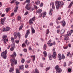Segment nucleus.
<instances>
[{
	"mask_svg": "<svg viewBox=\"0 0 73 73\" xmlns=\"http://www.w3.org/2000/svg\"><path fill=\"white\" fill-rule=\"evenodd\" d=\"M57 4H58L57 5ZM55 5L56 6H56V9H58L59 7L61 8L62 7V6L64 5V2L56 1H55Z\"/></svg>",
	"mask_w": 73,
	"mask_h": 73,
	"instance_id": "obj_1",
	"label": "nucleus"
},
{
	"mask_svg": "<svg viewBox=\"0 0 73 73\" xmlns=\"http://www.w3.org/2000/svg\"><path fill=\"white\" fill-rule=\"evenodd\" d=\"M7 50H6L4 52H3L1 54V57L3 58L4 59H6L7 58Z\"/></svg>",
	"mask_w": 73,
	"mask_h": 73,
	"instance_id": "obj_2",
	"label": "nucleus"
},
{
	"mask_svg": "<svg viewBox=\"0 0 73 73\" xmlns=\"http://www.w3.org/2000/svg\"><path fill=\"white\" fill-rule=\"evenodd\" d=\"M17 36L18 37H21V34H20V33L19 32H18L17 33L16 32L14 33V36L15 38H17Z\"/></svg>",
	"mask_w": 73,
	"mask_h": 73,
	"instance_id": "obj_3",
	"label": "nucleus"
},
{
	"mask_svg": "<svg viewBox=\"0 0 73 73\" xmlns=\"http://www.w3.org/2000/svg\"><path fill=\"white\" fill-rule=\"evenodd\" d=\"M67 35V34L66 35V36H65L64 38V40H66V43H68L69 42V39L68 36H68Z\"/></svg>",
	"mask_w": 73,
	"mask_h": 73,
	"instance_id": "obj_4",
	"label": "nucleus"
},
{
	"mask_svg": "<svg viewBox=\"0 0 73 73\" xmlns=\"http://www.w3.org/2000/svg\"><path fill=\"white\" fill-rule=\"evenodd\" d=\"M29 4H27L26 5V6L25 7V8L27 9L28 11H29L31 9V7H29Z\"/></svg>",
	"mask_w": 73,
	"mask_h": 73,
	"instance_id": "obj_5",
	"label": "nucleus"
},
{
	"mask_svg": "<svg viewBox=\"0 0 73 73\" xmlns=\"http://www.w3.org/2000/svg\"><path fill=\"white\" fill-rule=\"evenodd\" d=\"M30 30V29H29L28 30H27L26 33L25 35V38H27V37L28 36V35H29V34L30 33V31H29Z\"/></svg>",
	"mask_w": 73,
	"mask_h": 73,
	"instance_id": "obj_6",
	"label": "nucleus"
},
{
	"mask_svg": "<svg viewBox=\"0 0 73 73\" xmlns=\"http://www.w3.org/2000/svg\"><path fill=\"white\" fill-rule=\"evenodd\" d=\"M9 27H7L6 28H3V32H4V31H6V32H7L9 31Z\"/></svg>",
	"mask_w": 73,
	"mask_h": 73,
	"instance_id": "obj_7",
	"label": "nucleus"
},
{
	"mask_svg": "<svg viewBox=\"0 0 73 73\" xmlns=\"http://www.w3.org/2000/svg\"><path fill=\"white\" fill-rule=\"evenodd\" d=\"M73 32V30H71L70 32V31H68L67 33V35L68 36H70L71 34Z\"/></svg>",
	"mask_w": 73,
	"mask_h": 73,
	"instance_id": "obj_8",
	"label": "nucleus"
},
{
	"mask_svg": "<svg viewBox=\"0 0 73 73\" xmlns=\"http://www.w3.org/2000/svg\"><path fill=\"white\" fill-rule=\"evenodd\" d=\"M12 47L11 48L10 50L11 51H13V50H14V48L15 47V43H14L13 44V45H12Z\"/></svg>",
	"mask_w": 73,
	"mask_h": 73,
	"instance_id": "obj_9",
	"label": "nucleus"
},
{
	"mask_svg": "<svg viewBox=\"0 0 73 73\" xmlns=\"http://www.w3.org/2000/svg\"><path fill=\"white\" fill-rule=\"evenodd\" d=\"M17 56V54H16V53L15 52H13V54L11 55V57L13 58H15V57H16Z\"/></svg>",
	"mask_w": 73,
	"mask_h": 73,
	"instance_id": "obj_10",
	"label": "nucleus"
},
{
	"mask_svg": "<svg viewBox=\"0 0 73 73\" xmlns=\"http://www.w3.org/2000/svg\"><path fill=\"white\" fill-rule=\"evenodd\" d=\"M7 35H3L2 36V41H5V40H6L7 38Z\"/></svg>",
	"mask_w": 73,
	"mask_h": 73,
	"instance_id": "obj_11",
	"label": "nucleus"
},
{
	"mask_svg": "<svg viewBox=\"0 0 73 73\" xmlns=\"http://www.w3.org/2000/svg\"><path fill=\"white\" fill-rule=\"evenodd\" d=\"M56 52H54L53 53L52 57L53 58H56Z\"/></svg>",
	"mask_w": 73,
	"mask_h": 73,
	"instance_id": "obj_12",
	"label": "nucleus"
},
{
	"mask_svg": "<svg viewBox=\"0 0 73 73\" xmlns=\"http://www.w3.org/2000/svg\"><path fill=\"white\" fill-rule=\"evenodd\" d=\"M62 72V70L60 68L59 69L56 70V72H58V73H60Z\"/></svg>",
	"mask_w": 73,
	"mask_h": 73,
	"instance_id": "obj_13",
	"label": "nucleus"
},
{
	"mask_svg": "<svg viewBox=\"0 0 73 73\" xmlns=\"http://www.w3.org/2000/svg\"><path fill=\"white\" fill-rule=\"evenodd\" d=\"M19 69L20 70H24V65H22L21 66H19Z\"/></svg>",
	"mask_w": 73,
	"mask_h": 73,
	"instance_id": "obj_14",
	"label": "nucleus"
},
{
	"mask_svg": "<svg viewBox=\"0 0 73 73\" xmlns=\"http://www.w3.org/2000/svg\"><path fill=\"white\" fill-rule=\"evenodd\" d=\"M13 60H11V66H13V65H14V61H15V58H13Z\"/></svg>",
	"mask_w": 73,
	"mask_h": 73,
	"instance_id": "obj_15",
	"label": "nucleus"
},
{
	"mask_svg": "<svg viewBox=\"0 0 73 73\" xmlns=\"http://www.w3.org/2000/svg\"><path fill=\"white\" fill-rule=\"evenodd\" d=\"M66 25V22L63 21H62V27H64Z\"/></svg>",
	"mask_w": 73,
	"mask_h": 73,
	"instance_id": "obj_16",
	"label": "nucleus"
},
{
	"mask_svg": "<svg viewBox=\"0 0 73 73\" xmlns=\"http://www.w3.org/2000/svg\"><path fill=\"white\" fill-rule=\"evenodd\" d=\"M61 55L60 54H59L58 55V57L59 58L58 60H61V59H62V58H61Z\"/></svg>",
	"mask_w": 73,
	"mask_h": 73,
	"instance_id": "obj_17",
	"label": "nucleus"
},
{
	"mask_svg": "<svg viewBox=\"0 0 73 73\" xmlns=\"http://www.w3.org/2000/svg\"><path fill=\"white\" fill-rule=\"evenodd\" d=\"M31 32L32 33H33V34L35 33V30L34 29H33V28L32 27H31Z\"/></svg>",
	"mask_w": 73,
	"mask_h": 73,
	"instance_id": "obj_18",
	"label": "nucleus"
},
{
	"mask_svg": "<svg viewBox=\"0 0 73 73\" xmlns=\"http://www.w3.org/2000/svg\"><path fill=\"white\" fill-rule=\"evenodd\" d=\"M4 20H3V19H1V24L2 25H4Z\"/></svg>",
	"mask_w": 73,
	"mask_h": 73,
	"instance_id": "obj_19",
	"label": "nucleus"
},
{
	"mask_svg": "<svg viewBox=\"0 0 73 73\" xmlns=\"http://www.w3.org/2000/svg\"><path fill=\"white\" fill-rule=\"evenodd\" d=\"M43 53L44 57H46V56H47V53H46V51H44L43 52Z\"/></svg>",
	"mask_w": 73,
	"mask_h": 73,
	"instance_id": "obj_20",
	"label": "nucleus"
},
{
	"mask_svg": "<svg viewBox=\"0 0 73 73\" xmlns=\"http://www.w3.org/2000/svg\"><path fill=\"white\" fill-rule=\"evenodd\" d=\"M24 25L23 24H22L21 26L19 27V30H22V29H23V26Z\"/></svg>",
	"mask_w": 73,
	"mask_h": 73,
	"instance_id": "obj_21",
	"label": "nucleus"
},
{
	"mask_svg": "<svg viewBox=\"0 0 73 73\" xmlns=\"http://www.w3.org/2000/svg\"><path fill=\"white\" fill-rule=\"evenodd\" d=\"M60 68V67H59V66L58 65L56 66L55 67V69H56V70H57L59 69Z\"/></svg>",
	"mask_w": 73,
	"mask_h": 73,
	"instance_id": "obj_22",
	"label": "nucleus"
},
{
	"mask_svg": "<svg viewBox=\"0 0 73 73\" xmlns=\"http://www.w3.org/2000/svg\"><path fill=\"white\" fill-rule=\"evenodd\" d=\"M14 70V68H11L9 70V72H12Z\"/></svg>",
	"mask_w": 73,
	"mask_h": 73,
	"instance_id": "obj_23",
	"label": "nucleus"
},
{
	"mask_svg": "<svg viewBox=\"0 0 73 73\" xmlns=\"http://www.w3.org/2000/svg\"><path fill=\"white\" fill-rule=\"evenodd\" d=\"M52 12H53V9H50V12H49V13L50 15H52Z\"/></svg>",
	"mask_w": 73,
	"mask_h": 73,
	"instance_id": "obj_24",
	"label": "nucleus"
},
{
	"mask_svg": "<svg viewBox=\"0 0 73 73\" xmlns=\"http://www.w3.org/2000/svg\"><path fill=\"white\" fill-rule=\"evenodd\" d=\"M32 73H40L38 70H37V69H36L35 70V72H32Z\"/></svg>",
	"mask_w": 73,
	"mask_h": 73,
	"instance_id": "obj_25",
	"label": "nucleus"
},
{
	"mask_svg": "<svg viewBox=\"0 0 73 73\" xmlns=\"http://www.w3.org/2000/svg\"><path fill=\"white\" fill-rule=\"evenodd\" d=\"M47 46H46V44H44V45L43 46V49L44 50H45L46 49V48Z\"/></svg>",
	"mask_w": 73,
	"mask_h": 73,
	"instance_id": "obj_26",
	"label": "nucleus"
},
{
	"mask_svg": "<svg viewBox=\"0 0 73 73\" xmlns=\"http://www.w3.org/2000/svg\"><path fill=\"white\" fill-rule=\"evenodd\" d=\"M42 12V10L40 9H39L37 11V13H41Z\"/></svg>",
	"mask_w": 73,
	"mask_h": 73,
	"instance_id": "obj_27",
	"label": "nucleus"
},
{
	"mask_svg": "<svg viewBox=\"0 0 73 73\" xmlns=\"http://www.w3.org/2000/svg\"><path fill=\"white\" fill-rule=\"evenodd\" d=\"M46 12H44L43 13V17L44 18L45 16H46Z\"/></svg>",
	"mask_w": 73,
	"mask_h": 73,
	"instance_id": "obj_28",
	"label": "nucleus"
},
{
	"mask_svg": "<svg viewBox=\"0 0 73 73\" xmlns=\"http://www.w3.org/2000/svg\"><path fill=\"white\" fill-rule=\"evenodd\" d=\"M31 57H32L33 58V61L34 62L35 61V58H36V56H34V55H32L31 56Z\"/></svg>",
	"mask_w": 73,
	"mask_h": 73,
	"instance_id": "obj_29",
	"label": "nucleus"
},
{
	"mask_svg": "<svg viewBox=\"0 0 73 73\" xmlns=\"http://www.w3.org/2000/svg\"><path fill=\"white\" fill-rule=\"evenodd\" d=\"M9 9H10V8H6L5 9V11L6 12H9Z\"/></svg>",
	"mask_w": 73,
	"mask_h": 73,
	"instance_id": "obj_30",
	"label": "nucleus"
},
{
	"mask_svg": "<svg viewBox=\"0 0 73 73\" xmlns=\"http://www.w3.org/2000/svg\"><path fill=\"white\" fill-rule=\"evenodd\" d=\"M32 19H30L29 20V24L31 25V24H33V22L32 21Z\"/></svg>",
	"mask_w": 73,
	"mask_h": 73,
	"instance_id": "obj_31",
	"label": "nucleus"
},
{
	"mask_svg": "<svg viewBox=\"0 0 73 73\" xmlns=\"http://www.w3.org/2000/svg\"><path fill=\"white\" fill-rule=\"evenodd\" d=\"M11 40L12 43L13 44V43H14V41H15V39H14V38H13V37H11Z\"/></svg>",
	"mask_w": 73,
	"mask_h": 73,
	"instance_id": "obj_32",
	"label": "nucleus"
},
{
	"mask_svg": "<svg viewBox=\"0 0 73 73\" xmlns=\"http://www.w3.org/2000/svg\"><path fill=\"white\" fill-rule=\"evenodd\" d=\"M73 2H71V3L70 4V5L68 6V8H71V7H72V5H73Z\"/></svg>",
	"mask_w": 73,
	"mask_h": 73,
	"instance_id": "obj_33",
	"label": "nucleus"
},
{
	"mask_svg": "<svg viewBox=\"0 0 73 73\" xmlns=\"http://www.w3.org/2000/svg\"><path fill=\"white\" fill-rule=\"evenodd\" d=\"M52 55L51 54H50L49 55V59L50 60H51L52 59Z\"/></svg>",
	"mask_w": 73,
	"mask_h": 73,
	"instance_id": "obj_34",
	"label": "nucleus"
},
{
	"mask_svg": "<svg viewBox=\"0 0 73 73\" xmlns=\"http://www.w3.org/2000/svg\"><path fill=\"white\" fill-rule=\"evenodd\" d=\"M40 1H38L37 2H35V3L36 5H39V4H40Z\"/></svg>",
	"mask_w": 73,
	"mask_h": 73,
	"instance_id": "obj_35",
	"label": "nucleus"
},
{
	"mask_svg": "<svg viewBox=\"0 0 73 73\" xmlns=\"http://www.w3.org/2000/svg\"><path fill=\"white\" fill-rule=\"evenodd\" d=\"M26 2L27 3H28V4H29L31 2V1L30 0H26Z\"/></svg>",
	"mask_w": 73,
	"mask_h": 73,
	"instance_id": "obj_36",
	"label": "nucleus"
},
{
	"mask_svg": "<svg viewBox=\"0 0 73 73\" xmlns=\"http://www.w3.org/2000/svg\"><path fill=\"white\" fill-rule=\"evenodd\" d=\"M18 9V7L17 6L16 7L15 9L14 10L15 12H16L17 11Z\"/></svg>",
	"mask_w": 73,
	"mask_h": 73,
	"instance_id": "obj_37",
	"label": "nucleus"
},
{
	"mask_svg": "<svg viewBox=\"0 0 73 73\" xmlns=\"http://www.w3.org/2000/svg\"><path fill=\"white\" fill-rule=\"evenodd\" d=\"M23 48H24V47H26V45L24 43H23L22 45Z\"/></svg>",
	"mask_w": 73,
	"mask_h": 73,
	"instance_id": "obj_38",
	"label": "nucleus"
},
{
	"mask_svg": "<svg viewBox=\"0 0 73 73\" xmlns=\"http://www.w3.org/2000/svg\"><path fill=\"white\" fill-rule=\"evenodd\" d=\"M64 32H65V30H62L60 31V33L61 34L64 33Z\"/></svg>",
	"mask_w": 73,
	"mask_h": 73,
	"instance_id": "obj_39",
	"label": "nucleus"
},
{
	"mask_svg": "<svg viewBox=\"0 0 73 73\" xmlns=\"http://www.w3.org/2000/svg\"><path fill=\"white\" fill-rule=\"evenodd\" d=\"M62 59H65V57L64 54L62 55Z\"/></svg>",
	"mask_w": 73,
	"mask_h": 73,
	"instance_id": "obj_40",
	"label": "nucleus"
},
{
	"mask_svg": "<svg viewBox=\"0 0 73 73\" xmlns=\"http://www.w3.org/2000/svg\"><path fill=\"white\" fill-rule=\"evenodd\" d=\"M49 29H48L46 32V35H48V34L49 33Z\"/></svg>",
	"mask_w": 73,
	"mask_h": 73,
	"instance_id": "obj_41",
	"label": "nucleus"
},
{
	"mask_svg": "<svg viewBox=\"0 0 73 73\" xmlns=\"http://www.w3.org/2000/svg\"><path fill=\"white\" fill-rule=\"evenodd\" d=\"M21 19V17H20V16H18L17 17V20L18 21H20Z\"/></svg>",
	"mask_w": 73,
	"mask_h": 73,
	"instance_id": "obj_42",
	"label": "nucleus"
},
{
	"mask_svg": "<svg viewBox=\"0 0 73 73\" xmlns=\"http://www.w3.org/2000/svg\"><path fill=\"white\" fill-rule=\"evenodd\" d=\"M52 42V40H50L48 42L47 44L48 45H49L50 44V43Z\"/></svg>",
	"mask_w": 73,
	"mask_h": 73,
	"instance_id": "obj_43",
	"label": "nucleus"
},
{
	"mask_svg": "<svg viewBox=\"0 0 73 73\" xmlns=\"http://www.w3.org/2000/svg\"><path fill=\"white\" fill-rule=\"evenodd\" d=\"M52 8L53 9H54V8H55V7H54V4H53L52 5Z\"/></svg>",
	"mask_w": 73,
	"mask_h": 73,
	"instance_id": "obj_44",
	"label": "nucleus"
},
{
	"mask_svg": "<svg viewBox=\"0 0 73 73\" xmlns=\"http://www.w3.org/2000/svg\"><path fill=\"white\" fill-rule=\"evenodd\" d=\"M68 46H63V48L64 49H66L68 48Z\"/></svg>",
	"mask_w": 73,
	"mask_h": 73,
	"instance_id": "obj_45",
	"label": "nucleus"
},
{
	"mask_svg": "<svg viewBox=\"0 0 73 73\" xmlns=\"http://www.w3.org/2000/svg\"><path fill=\"white\" fill-rule=\"evenodd\" d=\"M21 62L22 63H24V62H25V60H24L23 58H22L21 60Z\"/></svg>",
	"mask_w": 73,
	"mask_h": 73,
	"instance_id": "obj_46",
	"label": "nucleus"
},
{
	"mask_svg": "<svg viewBox=\"0 0 73 73\" xmlns=\"http://www.w3.org/2000/svg\"><path fill=\"white\" fill-rule=\"evenodd\" d=\"M15 1H16V0H13L12 1L10 2V3L11 4H13V3H14L15 2Z\"/></svg>",
	"mask_w": 73,
	"mask_h": 73,
	"instance_id": "obj_47",
	"label": "nucleus"
},
{
	"mask_svg": "<svg viewBox=\"0 0 73 73\" xmlns=\"http://www.w3.org/2000/svg\"><path fill=\"white\" fill-rule=\"evenodd\" d=\"M16 73H20V72L19 70V69H16Z\"/></svg>",
	"mask_w": 73,
	"mask_h": 73,
	"instance_id": "obj_48",
	"label": "nucleus"
},
{
	"mask_svg": "<svg viewBox=\"0 0 73 73\" xmlns=\"http://www.w3.org/2000/svg\"><path fill=\"white\" fill-rule=\"evenodd\" d=\"M61 17H58L57 19L58 20H61Z\"/></svg>",
	"mask_w": 73,
	"mask_h": 73,
	"instance_id": "obj_49",
	"label": "nucleus"
},
{
	"mask_svg": "<svg viewBox=\"0 0 73 73\" xmlns=\"http://www.w3.org/2000/svg\"><path fill=\"white\" fill-rule=\"evenodd\" d=\"M14 63L15 65H16V64H17V60H14Z\"/></svg>",
	"mask_w": 73,
	"mask_h": 73,
	"instance_id": "obj_50",
	"label": "nucleus"
},
{
	"mask_svg": "<svg viewBox=\"0 0 73 73\" xmlns=\"http://www.w3.org/2000/svg\"><path fill=\"white\" fill-rule=\"evenodd\" d=\"M70 52H68L67 54V56H68V57L69 56V55H70Z\"/></svg>",
	"mask_w": 73,
	"mask_h": 73,
	"instance_id": "obj_51",
	"label": "nucleus"
},
{
	"mask_svg": "<svg viewBox=\"0 0 73 73\" xmlns=\"http://www.w3.org/2000/svg\"><path fill=\"white\" fill-rule=\"evenodd\" d=\"M27 42H28V40L27 39H26L25 42V44H26V45H27Z\"/></svg>",
	"mask_w": 73,
	"mask_h": 73,
	"instance_id": "obj_52",
	"label": "nucleus"
},
{
	"mask_svg": "<svg viewBox=\"0 0 73 73\" xmlns=\"http://www.w3.org/2000/svg\"><path fill=\"white\" fill-rule=\"evenodd\" d=\"M68 72H70L72 71V69H71L70 68H68Z\"/></svg>",
	"mask_w": 73,
	"mask_h": 73,
	"instance_id": "obj_53",
	"label": "nucleus"
},
{
	"mask_svg": "<svg viewBox=\"0 0 73 73\" xmlns=\"http://www.w3.org/2000/svg\"><path fill=\"white\" fill-rule=\"evenodd\" d=\"M50 68L49 67V68H47L46 70V72H47L48 70H49V69H50Z\"/></svg>",
	"mask_w": 73,
	"mask_h": 73,
	"instance_id": "obj_54",
	"label": "nucleus"
},
{
	"mask_svg": "<svg viewBox=\"0 0 73 73\" xmlns=\"http://www.w3.org/2000/svg\"><path fill=\"white\" fill-rule=\"evenodd\" d=\"M15 42L17 44H19V40H16L15 41Z\"/></svg>",
	"mask_w": 73,
	"mask_h": 73,
	"instance_id": "obj_55",
	"label": "nucleus"
},
{
	"mask_svg": "<svg viewBox=\"0 0 73 73\" xmlns=\"http://www.w3.org/2000/svg\"><path fill=\"white\" fill-rule=\"evenodd\" d=\"M31 59H29V60L27 61V63H30V62H31Z\"/></svg>",
	"mask_w": 73,
	"mask_h": 73,
	"instance_id": "obj_56",
	"label": "nucleus"
},
{
	"mask_svg": "<svg viewBox=\"0 0 73 73\" xmlns=\"http://www.w3.org/2000/svg\"><path fill=\"white\" fill-rule=\"evenodd\" d=\"M28 11H27L25 13V14L24 15L25 16H26V15H28Z\"/></svg>",
	"mask_w": 73,
	"mask_h": 73,
	"instance_id": "obj_57",
	"label": "nucleus"
},
{
	"mask_svg": "<svg viewBox=\"0 0 73 73\" xmlns=\"http://www.w3.org/2000/svg\"><path fill=\"white\" fill-rule=\"evenodd\" d=\"M23 51L25 52H27V49L25 48L23 50Z\"/></svg>",
	"mask_w": 73,
	"mask_h": 73,
	"instance_id": "obj_58",
	"label": "nucleus"
},
{
	"mask_svg": "<svg viewBox=\"0 0 73 73\" xmlns=\"http://www.w3.org/2000/svg\"><path fill=\"white\" fill-rule=\"evenodd\" d=\"M49 46H52V45H53V43H51L50 44H49Z\"/></svg>",
	"mask_w": 73,
	"mask_h": 73,
	"instance_id": "obj_59",
	"label": "nucleus"
},
{
	"mask_svg": "<svg viewBox=\"0 0 73 73\" xmlns=\"http://www.w3.org/2000/svg\"><path fill=\"white\" fill-rule=\"evenodd\" d=\"M40 66L41 67H42V66H43V64H42V63H40Z\"/></svg>",
	"mask_w": 73,
	"mask_h": 73,
	"instance_id": "obj_60",
	"label": "nucleus"
},
{
	"mask_svg": "<svg viewBox=\"0 0 73 73\" xmlns=\"http://www.w3.org/2000/svg\"><path fill=\"white\" fill-rule=\"evenodd\" d=\"M35 17H34L33 18H32V19H31V20L33 21H35Z\"/></svg>",
	"mask_w": 73,
	"mask_h": 73,
	"instance_id": "obj_61",
	"label": "nucleus"
},
{
	"mask_svg": "<svg viewBox=\"0 0 73 73\" xmlns=\"http://www.w3.org/2000/svg\"><path fill=\"white\" fill-rule=\"evenodd\" d=\"M16 5H18L20 4V2H16Z\"/></svg>",
	"mask_w": 73,
	"mask_h": 73,
	"instance_id": "obj_62",
	"label": "nucleus"
},
{
	"mask_svg": "<svg viewBox=\"0 0 73 73\" xmlns=\"http://www.w3.org/2000/svg\"><path fill=\"white\" fill-rule=\"evenodd\" d=\"M60 31L59 30H58L57 31V33H60Z\"/></svg>",
	"mask_w": 73,
	"mask_h": 73,
	"instance_id": "obj_63",
	"label": "nucleus"
},
{
	"mask_svg": "<svg viewBox=\"0 0 73 73\" xmlns=\"http://www.w3.org/2000/svg\"><path fill=\"white\" fill-rule=\"evenodd\" d=\"M29 49L30 50H32V48L31 47H29Z\"/></svg>",
	"mask_w": 73,
	"mask_h": 73,
	"instance_id": "obj_64",
	"label": "nucleus"
}]
</instances>
